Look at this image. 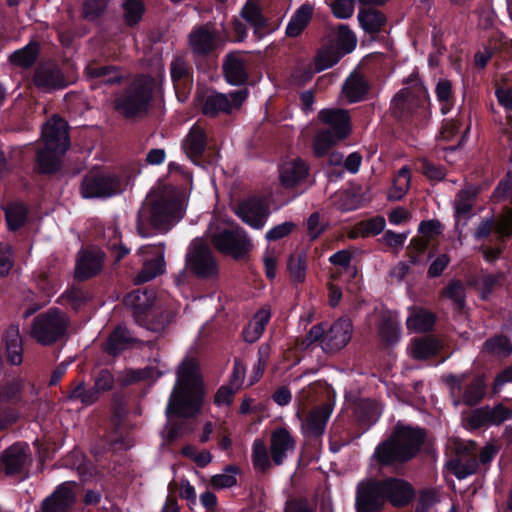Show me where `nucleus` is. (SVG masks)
<instances>
[{"label":"nucleus","instance_id":"7","mask_svg":"<svg viewBox=\"0 0 512 512\" xmlns=\"http://www.w3.org/2000/svg\"><path fill=\"white\" fill-rule=\"evenodd\" d=\"M124 190L123 181L105 170L90 171L82 180L80 194L83 198H108Z\"/></svg>","mask_w":512,"mask_h":512},{"label":"nucleus","instance_id":"32","mask_svg":"<svg viewBox=\"0 0 512 512\" xmlns=\"http://www.w3.org/2000/svg\"><path fill=\"white\" fill-rule=\"evenodd\" d=\"M477 189L468 186L461 189L454 200V214L456 217V224L458 225L459 218L467 217L472 210L473 202L477 196Z\"/></svg>","mask_w":512,"mask_h":512},{"label":"nucleus","instance_id":"37","mask_svg":"<svg viewBox=\"0 0 512 512\" xmlns=\"http://www.w3.org/2000/svg\"><path fill=\"white\" fill-rule=\"evenodd\" d=\"M435 317L431 312L415 309L407 318V327L415 332H425L434 325Z\"/></svg>","mask_w":512,"mask_h":512},{"label":"nucleus","instance_id":"17","mask_svg":"<svg viewBox=\"0 0 512 512\" xmlns=\"http://www.w3.org/2000/svg\"><path fill=\"white\" fill-rule=\"evenodd\" d=\"M385 501L395 507H403L409 504L415 497L413 487L407 481L400 478H387L380 481Z\"/></svg>","mask_w":512,"mask_h":512},{"label":"nucleus","instance_id":"40","mask_svg":"<svg viewBox=\"0 0 512 512\" xmlns=\"http://www.w3.org/2000/svg\"><path fill=\"white\" fill-rule=\"evenodd\" d=\"M287 269L293 281L302 283L306 277L307 257L305 253L293 254L289 257Z\"/></svg>","mask_w":512,"mask_h":512},{"label":"nucleus","instance_id":"14","mask_svg":"<svg viewBox=\"0 0 512 512\" xmlns=\"http://www.w3.org/2000/svg\"><path fill=\"white\" fill-rule=\"evenodd\" d=\"M512 418V409L497 404L495 406H483L473 410L465 419L470 429H478L483 426H498Z\"/></svg>","mask_w":512,"mask_h":512},{"label":"nucleus","instance_id":"60","mask_svg":"<svg viewBox=\"0 0 512 512\" xmlns=\"http://www.w3.org/2000/svg\"><path fill=\"white\" fill-rule=\"evenodd\" d=\"M332 12L339 19L350 18L354 12L353 0H336L332 4Z\"/></svg>","mask_w":512,"mask_h":512},{"label":"nucleus","instance_id":"45","mask_svg":"<svg viewBox=\"0 0 512 512\" xmlns=\"http://www.w3.org/2000/svg\"><path fill=\"white\" fill-rule=\"evenodd\" d=\"M68 398L72 401H79L85 406H89L99 399V395L93 388L87 389L85 384L80 382L70 392Z\"/></svg>","mask_w":512,"mask_h":512},{"label":"nucleus","instance_id":"26","mask_svg":"<svg viewBox=\"0 0 512 512\" xmlns=\"http://www.w3.org/2000/svg\"><path fill=\"white\" fill-rule=\"evenodd\" d=\"M104 253L98 249L85 250L79 253L76 264V276L86 279L98 273L103 265Z\"/></svg>","mask_w":512,"mask_h":512},{"label":"nucleus","instance_id":"52","mask_svg":"<svg viewBox=\"0 0 512 512\" xmlns=\"http://www.w3.org/2000/svg\"><path fill=\"white\" fill-rule=\"evenodd\" d=\"M329 261L338 266L341 270L345 271L349 274L351 278H355L357 274V270L355 267L351 266V254L347 250H340L333 255L330 256Z\"/></svg>","mask_w":512,"mask_h":512},{"label":"nucleus","instance_id":"16","mask_svg":"<svg viewBox=\"0 0 512 512\" xmlns=\"http://www.w3.org/2000/svg\"><path fill=\"white\" fill-rule=\"evenodd\" d=\"M235 214L247 225L256 230H261L269 215V210L261 199L251 198L234 206Z\"/></svg>","mask_w":512,"mask_h":512},{"label":"nucleus","instance_id":"33","mask_svg":"<svg viewBox=\"0 0 512 512\" xmlns=\"http://www.w3.org/2000/svg\"><path fill=\"white\" fill-rule=\"evenodd\" d=\"M154 293L147 290H136L125 297V304L131 308L135 315L146 312L154 303Z\"/></svg>","mask_w":512,"mask_h":512},{"label":"nucleus","instance_id":"42","mask_svg":"<svg viewBox=\"0 0 512 512\" xmlns=\"http://www.w3.org/2000/svg\"><path fill=\"white\" fill-rule=\"evenodd\" d=\"M38 54V45L29 43L22 49H19L10 55V61L21 67H29L36 60Z\"/></svg>","mask_w":512,"mask_h":512},{"label":"nucleus","instance_id":"20","mask_svg":"<svg viewBox=\"0 0 512 512\" xmlns=\"http://www.w3.org/2000/svg\"><path fill=\"white\" fill-rule=\"evenodd\" d=\"M331 414L332 408L328 404L311 410L302 421L301 431L303 435L310 438L322 436Z\"/></svg>","mask_w":512,"mask_h":512},{"label":"nucleus","instance_id":"18","mask_svg":"<svg viewBox=\"0 0 512 512\" xmlns=\"http://www.w3.org/2000/svg\"><path fill=\"white\" fill-rule=\"evenodd\" d=\"M189 48L196 56H205L218 47V35L208 26L195 27L188 36Z\"/></svg>","mask_w":512,"mask_h":512},{"label":"nucleus","instance_id":"5","mask_svg":"<svg viewBox=\"0 0 512 512\" xmlns=\"http://www.w3.org/2000/svg\"><path fill=\"white\" fill-rule=\"evenodd\" d=\"M353 326L349 319L340 318L325 329L322 324L311 327L305 337L307 345L319 342L323 351L333 353L344 348L352 337Z\"/></svg>","mask_w":512,"mask_h":512},{"label":"nucleus","instance_id":"23","mask_svg":"<svg viewBox=\"0 0 512 512\" xmlns=\"http://www.w3.org/2000/svg\"><path fill=\"white\" fill-rule=\"evenodd\" d=\"M318 119L322 124L329 127L327 130L334 134L337 133L338 137H347L350 134V117L346 110L336 108L322 109L318 113Z\"/></svg>","mask_w":512,"mask_h":512},{"label":"nucleus","instance_id":"25","mask_svg":"<svg viewBox=\"0 0 512 512\" xmlns=\"http://www.w3.org/2000/svg\"><path fill=\"white\" fill-rule=\"evenodd\" d=\"M224 75L228 83L242 85L248 78L246 57L239 53H230L223 63Z\"/></svg>","mask_w":512,"mask_h":512},{"label":"nucleus","instance_id":"13","mask_svg":"<svg viewBox=\"0 0 512 512\" xmlns=\"http://www.w3.org/2000/svg\"><path fill=\"white\" fill-rule=\"evenodd\" d=\"M138 253L143 257V268L135 278L136 283L148 282L164 272L165 247L163 244L142 246Z\"/></svg>","mask_w":512,"mask_h":512},{"label":"nucleus","instance_id":"1","mask_svg":"<svg viewBox=\"0 0 512 512\" xmlns=\"http://www.w3.org/2000/svg\"><path fill=\"white\" fill-rule=\"evenodd\" d=\"M205 390L198 363L185 358L177 370V379L170 394L166 415L175 414L190 417L197 414L202 406Z\"/></svg>","mask_w":512,"mask_h":512},{"label":"nucleus","instance_id":"57","mask_svg":"<svg viewBox=\"0 0 512 512\" xmlns=\"http://www.w3.org/2000/svg\"><path fill=\"white\" fill-rule=\"evenodd\" d=\"M171 78L176 88L188 77L186 61L182 57H176L171 63Z\"/></svg>","mask_w":512,"mask_h":512},{"label":"nucleus","instance_id":"54","mask_svg":"<svg viewBox=\"0 0 512 512\" xmlns=\"http://www.w3.org/2000/svg\"><path fill=\"white\" fill-rule=\"evenodd\" d=\"M105 236L109 238L110 247L115 253V261H120L129 253V249L124 247L120 242L119 230L117 227H109L105 232Z\"/></svg>","mask_w":512,"mask_h":512},{"label":"nucleus","instance_id":"44","mask_svg":"<svg viewBox=\"0 0 512 512\" xmlns=\"http://www.w3.org/2000/svg\"><path fill=\"white\" fill-rule=\"evenodd\" d=\"M238 473V469L235 466H228L224 469L222 473L213 475L210 479L211 487L215 489H225L230 488L236 485L237 478L236 475Z\"/></svg>","mask_w":512,"mask_h":512},{"label":"nucleus","instance_id":"59","mask_svg":"<svg viewBox=\"0 0 512 512\" xmlns=\"http://www.w3.org/2000/svg\"><path fill=\"white\" fill-rule=\"evenodd\" d=\"M385 220L382 217H376L359 224V231L363 237L377 235L384 230Z\"/></svg>","mask_w":512,"mask_h":512},{"label":"nucleus","instance_id":"36","mask_svg":"<svg viewBox=\"0 0 512 512\" xmlns=\"http://www.w3.org/2000/svg\"><path fill=\"white\" fill-rule=\"evenodd\" d=\"M438 348V342L427 336L413 340L410 345V353L413 358L424 360L436 354Z\"/></svg>","mask_w":512,"mask_h":512},{"label":"nucleus","instance_id":"51","mask_svg":"<svg viewBox=\"0 0 512 512\" xmlns=\"http://www.w3.org/2000/svg\"><path fill=\"white\" fill-rule=\"evenodd\" d=\"M253 463L260 470H266L270 466V460L266 445L263 440L256 439L253 443Z\"/></svg>","mask_w":512,"mask_h":512},{"label":"nucleus","instance_id":"55","mask_svg":"<svg viewBox=\"0 0 512 512\" xmlns=\"http://www.w3.org/2000/svg\"><path fill=\"white\" fill-rule=\"evenodd\" d=\"M443 296L452 300L457 308H463L465 293L464 286L460 281H451L444 289Z\"/></svg>","mask_w":512,"mask_h":512},{"label":"nucleus","instance_id":"61","mask_svg":"<svg viewBox=\"0 0 512 512\" xmlns=\"http://www.w3.org/2000/svg\"><path fill=\"white\" fill-rule=\"evenodd\" d=\"M496 232L500 237L512 235V209L506 210L495 223Z\"/></svg>","mask_w":512,"mask_h":512},{"label":"nucleus","instance_id":"56","mask_svg":"<svg viewBox=\"0 0 512 512\" xmlns=\"http://www.w3.org/2000/svg\"><path fill=\"white\" fill-rule=\"evenodd\" d=\"M333 202L338 209L349 211L356 209L360 203L355 195L349 191H341L334 195Z\"/></svg>","mask_w":512,"mask_h":512},{"label":"nucleus","instance_id":"30","mask_svg":"<svg viewBox=\"0 0 512 512\" xmlns=\"http://www.w3.org/2000/svg\"><path fill=\"white\" fill-rule=\"evenodd\" d=\"M270 317V309L268 307L261 308L243 331L244 340L249 343L256 342L262 336Z\"/></svg>","mask_w":512,"mask_h":512},{"label":"nucleus","instance_id":"11","mask_svg":"<svg viewBox=\"0 0 512 512\" xmlns=\"http://www.w3.org/2000/svg\"><path fill=\"white\" fill-rule=\"evenodd\" d=\"M186 267L202 278L214 277L218 267L209 247L199 239H195L189 246L186 255Z\"/></svg>","mask_w":512,"mask_h":512},{"label":"nucleus","instance_id":"21","mask_svg":"<svg viewBox=\"0 0 512 512\" xmlns=\"http://www.w3.org/2000/svg\"><path fill=\"white\" fill-rule=\"evenodd\" d=\"M29 462L26 444H14L0 456V468L4 469L7 475L20 473Z\"/></svg>","mask_w":512,"mask_h":512},{"label":"nucleus","instance_id":"41","mask_svg":"<svg viewBox=\"0 0 512 512\" xmlns=\"http://www.w3.org/2000/svg\"><path fill=\"white\" fill-rule=\"evenodd\" d=\"M410 182V170L407 167H402L394 178L393 187L389 192V198L394 200L401 199L407 193Z\"/></svg>","mask_w":512,"mask_h":512},{"label":"nucleus","instance_id":"50","mask_svg":"<svg viewBox=\"0 0 512 512\" xmlns=\"http://www.w3.org/2000/svg\"><path fill=\"white\" fill-rule=\"evenodd\" d=\"M340 56L333 49H325L320 51L314 59V69L321 72L335 65Z\"/></svg>","mask_w":512,"mask_h":512},{"label":"nucleus","instance_id":"9","mask_svg":"<svg viewBox=\"0 0 512 512\" xmlns=\"http://www.w3.org/2000/svg\"><path fill=\"white\" fill-rule=\"evenodd\" d=\"M450 395L455 406L465 404L473 406L479 403L485 396L486 384L483 377H474L466 381V376L449 375L445 378Z\"/></svg>","mask_w":512,"mask_h":512},{"label":"nucleus","instance_id":"39","mask_svg":"<svg viewBox=\"0 0 512 512\" xmlns=\"http://www.w3.org/2000/svg\"><path fill=\"white\" fill-rule=\"evenodd\" d=\"M86 73L89 77L99 79L100 83L105 84H113L121 79V75L110 66L90 64L86 68Z\"/></svg>","mask_w":512,"mask_h":512},{"label":"nucleus","instance_id":"24","mask_svg":"<svg viewBox=\"0 0 512 512\" xmlns=\"http://www.w3.org/2000/svg\"><path fill=\"white\" fill-rule=\"evenodd\" d=\"M34 84L38 89L49 92L66 87L68 82L56 66L46 65L36 70Z\"/></svg>","mask_w":512,"mask_h":512},{"label":"nucleus","instance_id":"31","mask_svg":"<svg viewBox=\"0 0 512 512\" xmlns=\"http://www.w3.org/2000/svg\"><path fill=\"white\" fill-rule=\"evenodd\" d=\"M368 91L365 79L356 73L351 74L342 87V96L349 102L361 101Z\"/></svg>","mask_w":512,"mask_h":512},{"label":"nucleus","instance_id":"27","mask_svg":"<svg viewBox=\"0 0 512 512\" xmlns=\"http://www.w3.org/2000/svg\"><path fill=\"white\" fill-rule=\"evenodd\" d=\"M207 145V136L203 127L195 124L190 129L183 141V149L187 156L192 159H198L204 152Z\"/></svg>","mask_w":512,"mask_h":512},{"label":"nucleus","instance_id":"29","mask_svg":"<svg viewBox=\"0 0 512 512\" xmlns=\"http://www.w3.org/2000/svg\"><path fill=\"white\" fill-rule=\"evenodd\" d=\"M314 8L311 4L301 5L292 15L286 26V35L288 37L299 36L309 24Z\"/></svg>","mask_w":512,"mask_h":512},{"label":"nucleus","instance_id":"62","mask_svg":"<svg viewBox=\"0 0 512 512\" xmlns=\"http://www.w3.org/2000/svg\"><path fill=\"white\" fill-rule=\"evenodd\" d=\"M106 5L107 0H85L83 13L86 18L94 19L105 10Z\"/></svg>","mask_w":512,"mask_h":512},{"label":"nucleus","instance_id":"43","mask_svg":"<svg viewBox=\"0 0 512 512\" xmlns=\"http://www.w3.org/2000/svg\"><path fill=\"white\" fill-rule=\"evenodd\" d=\"M6 221L9 229L16 230L21 227L27 216L26 207L21 203H13L6 207Z\"/></svg>","mask_w":512,"mask_h":512},{"label":"nucleus","instance_id":"48","mask_svg":"<svg viewBox=\"0 0 512 512\" xmlns=\"http://www.w3.org/2000/svg\"><path fill=\"white\" fill-rule=\"evenodd\" d=\"M436 94L441 105L442 113H448L453 106L451 83L446 79L440 80L436 86Z\"/></svg>","mask_w":512,"mask_h":512},{"label":"nucleus","instance_id":"58","mask_svg":"<svg viewBox=\"0 0 512 512\" xmlns=\"http://www.w3.org/2000/svg\"><path fill=\"white\" fill-rule=\"evenodd\" d=\"M356 43V36L348 26L340 25L338 28V44L344 49L345 53L351 52L356 47Z\"/></svg>","mask_w":512,"mask_h":512},{"label":"nucleus","instance_id":"35","mask_svg":"<svg viewBox=\"0 0 512 512\" xmlns=\"http://www.w3.org/2000/svg\"><path fill=\"white\" fill-rule=\"evenodd\" d=\"M358 21L361 27L368 33H376L386 23V17L377 10L367 9L358 13Z\"/></svg>","mask_w":512,"mask_h":512},{"label":"nucleus","instance_id":"63","mask_svg":"<svg viewBox=\"0 0 512 512\" xmlns=\"http://www.w3.org/2000/svg\"><path fill=\"white\" fill-rule=\"evenodd\" d=\"M114 378L107 370H102L95 379L94 386L92 387L97 391L100 396L101 393L110 390L113 387Z\"/></svg>","mask_w":512,"mask_h":512},{"label":"nucleus","instance_id":"10","mask_svg":"<svg viewBox=\"0 0 512 512\" xmlns=\"http://www.w3.org/2000/svg\"><path fill=\"white\" fill-rule=\"evenodd\" d=\"M67 321L64 314L48 311L34 319L31 336L42 345H49L59 340L65 333Z\"/></svg>","mask_w":512,"mask_h":512},{"label":"nucleus","instance_id":"6","mask_svg":"<svg viewBox=\"0 0 512 512\" xmlns=\"http://www.w3.org/2000/svg\"><path fill=\"white\" fill-rule=\"evenodd\" d=\"M153 89V81L149 77H140L115 101V109L127 118L141 116L146 113Z\"/></svg>","mask_w":512,"mask_h":512},{"label":"nucleus","instance_id":"46","mask_svg":"<svg viewBox=\"0 0 512 512\" xmlns=\"http://www.w3.org/2000/svg\"><path fill=\"white\" fill-rule=\"evenodd\" d=\"M130 340L131 337L127 329L125 327L119 326L110 335L106 343V350L111 354H116Z\"/></svg>","mask_w":512,"mask_h":512},{"label":"nucleus","instance_id":"34","mask_svg":"<svg viewBox=\"0 0 512 512\" xmlns=\"http://www.w3.org/2000/svg\"><path fill=\"white\" fill-rule=\"evenodd\" d=\"M241 15L254 28L256 37L261 39L263 37L262 29L266 25V20L254 0L246 2L242 8Z\"/></svg>","mask_w":512,"mask_h":512},{"label":"nucleus","instance_id":"38","mask_svg":"<svg viewBox=\"0 0 512 512\" xmlns=\"http://www.w3.org/2000/svg\"><path fill=\"white\" fill-rule=\"evenodd\" d=\"M346 137H338V134L332 133L330 130H320L314 138L313 150L316 156L321 157L336 145L339 141Z\"/></svg>","mask_w":512,"mask_h":512},{"label":"nucleus","instance_id":"28","mask_svg":"<svg viewBox=\"0 0 512 512\" xmlns=\"http://www.w3.org/2000/svg\"><path fill=\"white\" fill-rule=\"evenodd\" d=\"M3 341L6 348L8 361L12 365H19L23 360L22 337L19 327L11 325L4 333Z\"/></svg>","mask_w":512,"mask_h":512},{"label":"nucleus","instance_id":"64","mask_svg":"<svg viewBox=\"0 0 512 512\" xmlns=\"http://www.w3.org/2000/svg\"><path fill=\"white\" fill-rule=\"evenodd\" d=\"M418 231L425 240L429 241L441 233V224L437 220L423 221L420 223Z\"/></svg>","mask_w":512,"mask_h":512},{"label":"nucleus","instance_id":"4","mask_svg":"<svg viewBox=\"0 0 512 512\" xmlns=\"http://www.w3.org/2000/svg\"><path fill=\"white\" fill-rule=\"evenodd\" d=\"M44 147L37 151L38 168L43 173H52L59 168L60 158L69 148L66 121L53 116L42 128Z\"/></svg>","mask_w":512,"mask_h":512},{"label":"nucleus","instance_id":"47","mask_svg":"<svg viewBox=\"0 0 512 512\" xmlns=\"http://www.w3.org/2000/svg\"><path fill=\"white\" fill-rule=\"evenodd\" d=\"M379 334L387 343H394L399 338V322L391 315L385 316L379 326Z\"/></svg>","mask_w":512,"mask_h":512},{"label":"nucleus","instance_id":"15","mask_svg":"<svg viewBox=\"0 0 512 512\" xmlns=\"http://www.w3.org/2000/svg\"><path fill=\"white\" fill-rule=\"evenodd\" d=\"M380 481L365 480L357 486V512H381L385 504Z\"/></svg>","mask_w":512,"mask_h":512},{"label":"nucleus","instance_id":"22","mask_svg":"<svg viewBox=\"0 0 512 512\" xmlns=\"http://www.w3.org/2000/svg\"><path fill=\"white\" fill-rule=\"evenodd\" d=\"M296 442L286 428H277L271 434L270 453L273 462L281 465L295 450Z\"/></svg>","mask_w":512,"mask_h":512},{"label":"nucleus","instance_id":"12","mask_svg":"<svg viewBox=\"0 0 512 512\" xmlns=\"http://www.w3.org/2000/svg\"><path fill=\"white\" fill-rule=\"evenodd\" d=\"M247 95L246 89L234 91L229 95L217 92L210 93L204 99L202 112L210 117H214L221 112L231 113L233 110L240 108Z\"/></svg>","mask_w":512,"mask_h":512},{"label":"nucleus","instance_id":"2","mask_svg":"<svg viewBox=\"0 0 512 512\" xmlns=\"http://www.w3.org/2000/svg\"><path fill=\"white\" fill-rule=\"evenodd\" d=\"M183 215V205L171 191L158 189L145 198L137 216V231L142 237L151 235L153 229L166 230Z\"/></svg>","mask_w":512,"mask_h":512},{"label":"nucleus","instance_id":"53","mask_svg":"<svg viewBox=\"0 0 512 512\" xmlns=\"http://www.w3.org/2000/svg\"><path fill=\"white\" fill-rule=\"evenodd\" d=\"M144 5L141 0H127L124 3L125 20L129 25L136 24L142 17Z\"/></svg>","mask_w":512,"mask_h":512},{"label":"nucleus","instance_id":"19","mask_svg":"<svg viewBox=\"0 0 512 512\" xmlns=\"http://www.w3.org/2000/svg\"><path fill=\"white\" fill-rule=\"evenodd\" d=\"M309 174L307 163L299 157L283 162L279 172L281 185L285 188H294L303 183Z\"/></svg>","mask_w":512,"mask_h":512},{"label":"nucleus","instance_id":"49","mask_svg":"<svg viewBox=\"0 0 512 512\" xmlns=\"http://www.w3.org/2000/svg\"><path fill=\"white\" fill-rule=\"evenodd\" d=\"M484 349L492 354L505 357L512 353V344L506 337L496 336L485 342Z\"/></svg>","mask_w":512,"mask_h":512},{"label":"nucleus","instance_id":"3","mask_svg":"<svg viewBox=\"0 0 512 512\" xmlns=\"http://www.w3.org/2000/svg\"><path fill=\"white\" fill-rule=\"evenodd\" d=\"M424 436L421 429L397 424L391 437L377 446L373 456L382 465L409 460L418 452Z\"/></svg>","mask_w":512,"mask_h":512},{"label":"nucleus","instance_id":"8","mask_svg":"<svg viewBox=\"0 0 512 512\" xmlns=\"http://www.w3.org/2000/svg\"><path fill=\"white\" fill-rule=\"evenodd\" d=\"M208 233L215 247L234 258H239L251 249V242L246 232L238 227H219L211 224Z\"/></svg>","mask_w":512,"mask_h":512}]
</instances>
